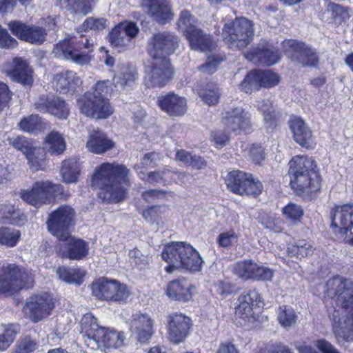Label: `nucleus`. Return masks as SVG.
Returning <instances> with one entry per match:
<instances>
[{"label":"nucleus","mask_w":353,"mask_h":353,"mask_svg":"<svg viewBox=\"0 0 353 353\" xmlns=\"http://www.w3.org/2000/svg\"><path fill=\"white\" fill-rule=\"evenodd\" d=\"M345 280L334 276L326 283V295L336 299V304L341 306L334 310L331 314L333 332L336 339L347 342L353 341V294L350 295L346 289Z\"/></svg>","instance_id":"nucleus-1"},{"label":"nucleus","mask_w":353,"mask_h":353,"mask_svg":"<svg viewBox=\"0 0 353 353\" xmlns=\"http://www.w3.org/2000/svg\"><path fill=\"white\" fill-rule=\"evenodd\" d=\"M129 170L117 163H103L95 168L91 185L99 189L98 196L106 203H119L130 185Z\"/></svg>","instance_id":"nucleus-2"},{"label":"nucleus","mask_w":353,"mask_h":353,"mask_svg":"<svg viewBox=\"0 0 353 353\" xmlns=\"http://www.w3.org/2000/svg\"><path fill=\"white\" fill-rule=\"evenodd\" d=\"M161 256L168 263L165 270L168 273L179 268L192 273L199 272L204 264L199 252L190 244L185 242H172L166 245Z\"/></svg>","instance_id":"nucleus-3"},{"label":"nucleus","mask_w":353,"mask_h":353,"mask_svg":"<svg viewBox=\"0 0 353 353\" xmlns=\"http://www.w3.org/2000/svg\"><path fill=\"white\" fill-rule=\"evenodd\" d=\"M81 327L85 345L92 350L118 348L123 344V333L100 327L92 314L83 316Z\"/></svg>","instance_id":"nucleus-4"},{"label":"nucleus","mask_w":353,"mask_h":353,"mask_svg":"<svg viewBox=\"0 0 353 353\" xmlns=\"http://www.w3.org/2000/svg\"><path fill=\"white\" fill-rule=\"evenodd\" d=\"M93 92H85L77 100L81 113L96 119H106L114 112L105 95L110 91V81H99L93 87Z\"/></svg>","instance_id":"nucleus-5"},{"label":"nucleus","mask_w":353,"mask_h":353,"mask_svg":"<svg viewBox=\"0 0 353 353\" xmlns=\"http://www.w3.org/2000/svg\"><path fill=\"white\" fill-rule=\"evenodd\" d=\"M93 43L87 39L75 36L68 37L54 45L52 54L57 58L71 61L79 65H85L92 59Z\"/></svg>","instance_id":"nucleus-6"},{"label":"nucleus","mask_w":353,"mask_h":353,"mask_svg":"<svg viewBox=\"0 0 353 353\" xmlns=\"http://www.w3.org/2000/svg\"><path fill=\"white\" fill-rule=\"evenodd\" d=\"M223 41L232 50H241L249 45L254 37V25L245 17L226 22L222 30Z\"/></svg>","instance_id":"nucleus-7"},{"label":"nucleus","mask_w":353,"mask_h":353,"mask_svg":"<svg viewBox=\"0 0 353 353\" xmlns=\"http://www.w3.org/2000/svg\"><path fill=\"white\" fill-rule=\"evenodd\" d=\"M32 274L15 264L0 263V295L8 296L33 283Z\"/></svg>","instance_id":"nucleus-8"},{"label":"nucleus","mask_w":353,"mask_h":353,"mask_svg":"<svg viewBox=\"0 0 353 353\" xmlns=\"http://www.w3.org/2000/svg\"><path fill=\"white\" fill-rule=\"evenodd\" d=\"M62 185L53 184L50 181L35 182L31 189L21 190L20 197L26 203L39 208L50 203L62 191Z\"/></svg>","instance_id":"nucleus-9"},{"label":"nucleus","mask_w":353,"mask_h":353,"mask_svg":"<svg viewBox=\"0 0 353 353\" xmlns=\"http://www.w3.org/2000/svg\"><path fill=\"white\" fill-rule=\"evenodd\" d=\"M92 294L100 300L125 302L129 297L128 287L119 281L99 278L92 285Z\"/></svg>","instance_id":"nucleus-10"},{"label":"nucleus","mask_w":353,"mask_h":353,"mask_svg":"<svg viewBox=\"0 0 353 353\" xmlns=\"http://www.w3.org/2000/svg\"><path fill=\"white\" fill-rule=\"evenodd\" d=\"M252 114L241 106L229 107L221 114V123L235 134L250 133L252 130Z\"/></svg>","instance_id":"nucleus-11"},{"label":"nucleus","mask_w":353,"mask_h":353,"mask_svg":"<svg viewBox=\"0 0 353 353\" xmlns=\"http://www.w3.org/2000/svg\"><path fill=\"white\" fill-rule=\"evenodd\" d=\"M139 31V29L134 22L125 21L112 29L108 34V41L114 49L122 52L133 48L134 39Z\"/></svg>","instance_id":"nucleus-12"},{"label":"nucleus","mask_w":353,"mask_h":353,"mask_svg":"<svg viewBox=\"0 0 353 353\" xmlns=\"http://www.w3.org/2000/svg\"><path fill=\"white\" fill-rule=\"evenodd\" d=\"M74 210L68 205H61L49 214L48 231L58 239L68 236L74 218Z\"/></svg>","instance_id":"nucleus-13"},{"label":"nucleus","mask_w":353,"mask_h":353,"mask_svg":"<svg viewBox=\"0 0 353 353\" xmlns=\"http://www.w3.org/2000/svg\"><path fill=\"white\" fill-rule=\"evenodd\" d=\"M232 271L239 279L243 281H270L274 276V271L252 260H243L232 265Z\"/></svg>","instance_id":"nucleus-14"},{"label":"nucleus","mask_w":353,"mask_h":353,"mask_svg":"<svg viewBox=\"0 0 353 353\" xmlns=\"http://www.w3.org/2000/svg\"><path fill=\"white\" fill-rule=\"evenodd\" d=\"M179 39L173 32L155 34L148 42V53L152 59H168L179 46Z\"/></svg>","instance_id":"nucleus-15"},{"label":"nucleus","mask_w":353,"mask_h":353,"mask_svg":"<svg viewBox=\"0 0 353 353\" xmlns=\"http://www.w3.org/2000/svg\"><path fill=\"white\" fill-rule=\"evenodd\" d=\"M282 49L292 61L304 66L316 67L318 65L319 57L315 50L303 42L285 40L282 43Z\"/></svg>","instance_id":"nucleus-16"},{"label":"nucleus","mask_w":353,"mask_h":353,"mask_svg":"<svg viewBox=\"0 0 353 353\" xmlns=\"http://www.w3.org/2000/svg\"><path fill=\"white\" fill-rule=\"evenodd\" d=\"M54 307L53 298L44 294L30 296L23 307V312L30 320L38 322L50 315Z\"/></svg>","instance_id":"nucleus-17"},{"label":"nucleus","mask_w":353,"mask_h":353,"mask_svg":"<svg viewBox=\"0 0 353 353\" xmlns=\"http://www.w3.org/2000/svg\"><path fill=\"white\" fill-rule=\"evenodd\" d=\"M290 185L296 192L303 197H312L321 188V177L316 171L290 176Z\"/></svg>","instance_id":"nucleus-18"},{"label":"nucleus","mask_w":353,"mask_h":353,"mask_svg":"<svg viewBox=\"0 0 353 353\" xmlns=\"http://www.w3.org/2000/svg\"><path fill=\"white\" fill-rule=\"evenodd\" d=\"M261 300L258 292L250 290L241 294L237 299V305L235 307V316L243 321V323L252 325L257 321V316L253 311V306Z\"/></svg>","instance_id":"nucleus-19"},{"label":"nucleus","mask_w":353,"mask_h":353,"mask_svg":"<svg viewBox=\"0 0 353 353\" xmlns=\"http://www.w3.org/2000/svg\"><path fill=\"white\" fill-rule=\"evenodd\" d=\"M190 318L182 313L174 312L168 316V334L170 341L179 344L185 341L192 326Z\"/></svg>","instance_id":"nucleus-20"},{"label":"nucleus","mask_w":353,"mask_h":353,"mask_svg":"<svg viewBox=\"0 0 353 353\" xmlns=\"http://www.w3.org/2000/svg\"><path fill=\"white\" fill-rule=\"evenodd\" d=\"M57 251L62 258L70 260H81L85 257L89 251L88 243L83 239L68 236L59 239Z\"/></svg>","instance_id":"nucleus-21"},{"label":"nucleus","mask_w":353,"mask_h":353,"mask_svg":"<svg viewBox=\"0 0 353 353\" xmlns=\"http://www.w3.org/2000/svg\"><path fill=\"white\" fill-rule=\"evenodd\" d=\"M173 76L169 59H153V63L147 72L145 83L148 87H163Z\"/></svg>","instance_id":"nucleus-22"},{"label":"nucleus","mask_w":353,"mask_h":353,"mask_svg":"<svg viewBox=\"0 0 353 353\" xmlns=\"http://www.w3.org/2000/svg\"><path fill=\"white\" fill-rule=\"evenodd\" d=\"M8 27L11 32L18 39L32 44L40 45L46 38V30L39 26L13 21L8 23Z\"/></svg>","instance_id":"nucleus-23"},{"label":"nucleus","mask_w":353,"mask_h":353,"mask_svg":"<svg viewBox=\"0 0 353 353\" xmlns=\"http://www.w3.org/2000/svg\"><path fill=\"white\" fill-rule=\"evenodd\" d=\"M128 325L130 331L140 343L148 341L154 334V320L146 313L139 312L133 314Z\"/></svg>","instance_id":"nucleus-24"},{"label":"nucleus","mask_w":353,"mask_h":353,"mask_svg":"<svg viewBox=\"0 0 353 353\" xmlns=\"http://www.w3.org/2000/svg\"><path fill=\"white\" fill-rule=\"evenodd\" d=\"M161 159V155L157 152L147 153L143 158L141 165H136L134 169L137 171L139 178L150 184H163L170 185L174 181V179L170 177H163L161 171L151 172L148 174H145L143 166L154 167L156 162Z\"/></svg>","instance_id":"nucleus-25"},{"label":"nucleus","mask_w":353,"mask_h":353,"mask_svg":"<svg viewBox=\"0 0 353 353\" xmlns=\"http://www.w3.org/2000/svg\"><path fill=\"white\" fill-rule=\"evenodd\" d=\"M249 61L259 65H272L281 59L279 50L269 43H260L244 54Z\"/></svg>","instance_id":"nucleus-26"},{"label":"nucleus","mask_w":353,"mask_h":353,"mask_svg":"<svg viewBox=\"0 0 353 353\" xmlns=\"http://www.w3.org/2000/svg\"><path fill=\"white\" fill-rule=\"evenodd\" d=\"M331 227L335 232L345 234L353 228V203L336 206L331 213Z\"/></svg>","instance_id":"nucleus-27"},{"label":"nucleus","mask_w":353,"mask_h":353,"mask_svg":"<svg viewBox=\"0 0 353 353\" xmlns=\"http://www.w3.org/2000/svg\"><path fill=\"white\" fill-rule=\"evenodd\" d=\"M34 107L39 112L49 113L61 119H67L70 112V108L65 101L53 96L39 99L34 103Z\"/></svg>","instance_id":"nucleus-28"},{"label":"nucleus","mask_w":353,"mask_h":353,"mask_svg":"<svg viewBox=\"0 0 353 353\" xmlns=\"http://www.w3.org/2000/svg\"><path fill=\"white\" fill-rule=\"evenodd\" d=\"M142 5L148 8V14L158 23L165 24L174 17L168 0H141Z\"/></svg>","instance_id":"nucleus-29"},{"label":"nucleus","mask_w":353,"mask_h":353,"mask_svg":"<svg viewBox=\"0 0 353 353\" xmlns=\"http://www.w3.org/2000/svg\"><path fill=\"white\" fill-rule=\"evenodd\" d=\"M157 103L163 112L172 117L182 116L187 110L186 99L174 92L159 97Z\"/></svg>","instance_id":"nucleus-30"},{"label":"nucleus","mask_w":353,"mask_h":353,"mask_svg":"<svg viewBox=\"0 0 353 353\" xmlns=\"http://www.w3.org/2000/svg\"><path fill=\"white\" fill-rule=\"evenodd\" d=\"M290 128L293 133L294 141L303 148L312 149L316 143L312 131L300 117H292L290 120Z\"/></svg>","instance_id":"nucleus-31"},{"label":"nucleus","mask_w":353,"mask_h":353,"mask_svg":"<svg viewBox=\"0 0 353 353\" xmlns=\"http://www.w3.org/2000/svg\"><path fill=\"white\" fill-rule=\"evenodd\" d=\"M52 83L57 92L67 93L74 92L81 85L82 81L74 71L65 70L55 74Z\"/></svg>","instance_id":"nucleus-32"},{"label":"nucleus","mask_w":353,"mask_h":353,"mask_svg":"<svg viewBox=\"0 0 353 353\" xmlns=\"http://www.w3.org/2000/svg\"><path fill=\"white\" fill-rule=\"evenodd\" d=\"M194 290V285L186 280H174L168 284L166 294L172 300L188 302L192 299Z\"/></svg>","instance_id":"nucleus-33"},{"label":"nucleus","mask_w":353,"mask_h":353,"mask_svg":"<svg viewBox=\"0 0 353 353\" xmlns=\"http://www.w3.org/2000/svg\"><path fill=\"white\" fill-rule=\"evenodd\" d=\"M185 37L188 40L190 48L194 50L211 51L214 47V43L211 36L205 34L198 27L186 31Z\"/></svg>","instance_id":"nucleus-34"},{"label":"nucleus","mask_w":353,"mask_h":353,"mask_svg":"<svg viewBox=\"0 0 353 353\" xmlns=\"http://www.w3.org/2000/svg\"><path fill=\"white\" fill-rule=\"evenodd\" d=\"M13 68L7 72L8 76L14 81L23 85H31L33 83L32 70L26 60L14 58L12 61Z\"/></svg>","instance_id":"nucleus-35"},{"label":"nucleus","mask_w":353,"mask_h":353,"mask_svg":"<svg viewBox=\"0 0 353 353\" xmlns=\"http://www.w3.org/2000/svg\"><path fill=\"white\" fill-rule=\"evenodd\" d=\"M26 221V216L10 201L0 205V222L21 226Z\"/></svg>","instance_id":"nucleus-36"},{"label":"nucleus","mask_w":353,"mask_h":353,"mask_svg":"<svg viewBox=\"0 0 353 353\" xmlns=\"http://www.w3.org/2000/svg\"><path fill=\"white\" fill-rule=\"evenodd\" d=\"M86 145L90 152L100 154L112 148L114 143L101 131L94 130Z\"/></svg>","instance_id":"nucleus-37"},{"label":"nucleus","mask_w":353,"mask_h":353,"mask_svg":"<svg viewBox=\"0 0 353 353\" xmlns=\"http://www.w3.org/2000/svg\"><path fill=\"white\" fill-rule=\"evenodd\" d=\"M194 90L201 100L209 105H216L219 101L221 94L219 88L215 83H197L195 85Z\"/></svg>","instance_id":"nucleus-38"},{"label":"nucleus","mask_w":353,"mask_h":353,"mask_svg":"<svg viewBox=\"0 0 353 353\" xmlns=\"http://www.w3.org/2000/svg\"><path fill=\"white\" fill-rule=\"evenodd\" d=\"M315 167L312 158L307 156L296 155L289 162V176L315 171Z\"/></svg>","instance_id":"nucleus-39"},{"label":"nucleus","mask_w":353,"mask_h":353,"mask_svg":"<svg viewBox=\"0 0 353 353\" xmlns=\"http://www.w3.org/2000/svg\"><path fill=\"white\" fill-rule=\"evenodd\" d=\"M137 72L135 67L129 63L118 65L117 73L114 76V83L120 85H130L137 79Z\"/></svg>","instance_id":"nucleus-40"},{"label":"nucleus","mask_w":353,"mask_h":353,"mask_svg":"<svg viewBox=\"0 0 353 353\" xmlns=\"http://www.w3.org/2000/svg\"><path fill=\"white\" fill-rule=\"evenodd\" d=\"M56 273L61 281L77 285H79L83 283L85 275L84 271L80 268L65 266L59 267L56 270Z\"/></svg>","instance_id":"nucleus-41"},{"label":"nucleus","mask_w":353,"mask_h":353,"mask_svg":"<svg viewBox=\"0 0 353 353\" xmlns=\"http://www.w3.org/2000/svg\"><path fill=\"white\" fill-rule=\"evenodd\" d=\"M80 174V165L77 159H70L62 163L61 175L63 181L72 183L77 181Z\"/></svg>","instance_id":"nucleus-42"},{"label":"nucleus","mask_w":353,"mask_h":353,"mask_svg":"<svg viewBox=\"0 0 353 353\" xmlns=\"http://www.w3.org/2000/svg\"><path fill=\"white\" fill-rule=\"evenodd\" d=\"M170 209L166 205L152 206L143 212L144 219L152 224L161 225L169 215Z\"/></svg>","instance_id":"nucleus-43"},{"label":"nucleus","mask_w":353,"mask_h":353,"mask_svg":"<svg viewBox=\"0 0 353 353\" xmlns=\"http://www.w3.org/2000/svg\"><path fill=\"white\" fill-rule=\"evenodd\" d=\"M248 176V174L240 170L229 172L225 179L228 188L232 192L240 194L241 191H244L243 188Z\"/></svg>","instance_id":"nucleus-44"},{"label":"nucleus","mask_w":353,"mask_h":353,"mask_svg":"<svg viewBox=\"0 0 353 353\" xmlns=\"http://www.w3.org/2000/svg\"><path fill=\"white\" fill-rule=\"evenodd\" d=\"M256 108L263 116L265 128H274L276 125V119L272 101L270 99L258 101Z\"/></svg>","instance_id":"nucleus-45"},{"label":"nucleus","mask_w":353,"mask_h":353,"mask_svg":"<svg viewBox=\"0 0 353 353\" xmlns=\"http://www.w3.org/2000/svg\"><path fill=\"white\" fill-rule=\"evenodd\" d=\"M26 157L28 161L30 168L32 171L43 170L46 168L47 160L43 148L33 146Z\"/></svg>","instance_id":"nucleus-46"},{"label":"nucleus","mask_w":353,"mask_h":353,"mask_svg":"<svg viewBox=\"0 0 353 353\" xmlns=\"http://www.w3.org/2000/svg\"><path fill=\"white\" fill-rule=\"evenodd\" d=\"M46 146L51 154H60L65 149L63 137L57 132H51L46 138Z\"/></svg>","instance_id":"nucleus-47"},{"label":"nucleus","mask_w":353,"mask_h":353,"mask_svg":"<svg viewBox=\"0 0 353 353\" xmlns=\"http://www.w3.org/2000/svg\"><path fill=\"white\" fill-rule=\"evenodd\" d=\"M313 246L305 240L299 241L294 244L288 246L287 252L289 256L302 259L313 254Z\"/></svg>","instance_id":"nucleus-48"},{"label":"nucleus","mask_w":353,"mask_h":353,"mask_svg":"<svg viewBox=\"0 0 353 353\" xmlns=\"http://www.w3.org/2000/svg\"><path fill=\"white\" fill-rule=\"evenodd\" d=\"M276 314L279 323L285 328L291 327L296 323L297 315L291 306H280L277 310Z\"/></svg>","instance_id":"nucleus-49"},{"label":"nucleus","mask_w":353,"mask_h":353,"mask_svg":"<svg viewBox=\"0 0 353 353\" xmlns=\"http://www.w3.org/2000/svg\"><path fill=\"white\" fill-rule=\"evenodd\" d=\"M90 0H59V5L62 9L74 13L86 14L90 11L88 5Z\"/></svg>","instance_id":"nucleus-50"},{"label":"nucleus","mask_w":353,"mask_h":353,"mask_svg":"<svg viewBox=\"0 0 353 353\" xmlns=\"http://www.w3.org/2000/svg\"><path fill=\"white\" fill-rule=\"evenodd\" d=\"M21 237V232L19 230L1 227L0 228V245L8 248L15 247Z\"/></svg>","instance_id":"nucleus-51"},{"label":"nucleus","mask_w":353,"mask_h":353,"mask_svg":"<svg viewBox=\"0 0 353 353\" xmlns=\"http://www.w3.org/2000/svg\"><path fill=\"white\" fill-rule=\"evenodd\" d=\"M284 217L290 222L296 224L301 221L304 212L302 207L294 203H289L282 209Z\"/></svg>","instance_id":"nucleus-52"},{"label":"nucleus","mask_w":353,"mask_h":353,"mask_svg":"<svg viewBox=\"0 0 353 353\" xmlns=\"http://www.w3.org/2000/svg\"><path fill=\"white\" fill-rule=\"evenodd\" d=\"M260 88L261 85L257 77L256 70L248 72L239 85L241 90L248 94L258 90Z\"/></svg>","instance_id":"nucleus-53"},{"label":"nucleus","mask_w":353,"mask_h":353,"mask_svg":"<svg viewBox=\"0 0 353 353\" xmlns=\"http://www.w3.org/2000/svg\"><path fill=\"white\" fill-rule=\"evenodd\" d=\"M197 19L190 14L188 10H182L180 13L179 18L177 21V26L183 35H185L186 31L189 29H194L196 28Z\"/></svg>","instance_id":"nucleus-54"},{"label":"nucleus","mask_w":353,"mask_h":353,"mask_svg":"<svg viewBox=\"0 0 353 353\" xmlns=\"http://www.w3.org/2000/svg\"><path fill=\"white\" fill-rule=\"evenodd\" d=\"M20 130L26 132H34L42 128V122L40 117L37 114H31L23 118L19 123Z\"/></svg>","instance_id":"nucleus-55"},{"label":"nucleus","mask_w":353,"mask_h":353,"mask_svg":"<svg viewBox=\"0 0 353 353\" xmlns=\"http://www.w3.org/2000/svg\"><path fill=\"white\" fill-rule=\"evenodd\" d=\"M17 332L16 327L13 325L3 326V332L0 334V351H3L10 347Z\"/></svg>","instance_id":"nucleus-56"},{"label":"nucleus","mask_w":353,"mask_h":353,"mask_svg":"<svg viewBox=\"0 0 353 353\" xmlns=\"http://www.w3.org/2000/svg\"><path fill=\"white\" fill-rule=\"evenodd\" d=\"M257 70V77L259 78L261 87L271 88L278 84L279 77L276 73L270 70Z\"/></svg>","instance_id":"nucleus-57"},{"label":"nucleus","mask_w":353,"mask_h":353,"mask_svg":"<svg viewBox=\"0 0 353 353\" xmlns=\"http://www.w3.org/2000/svg\"><path fill=\"white\" fill-rule=\"evenodd\" d=\"M38 347L39 343L35 339L26 336L19 340L14 351L18 353H32Z\"/></svg>","instance_id":"nucleus-58"},{"label":"nucleus","mask_w":353,"mask_h":353,"mask_svg":"<svg viewBox=\"0 0 353 353\" xmlns=\"http://www.w3.org/2000/svg\"><path fill=\"white\" fill-rule=\"evenodd\" d=\"M243 189L244 191H241L240 195L246 194L256 196L261 194L263 185L260 181L254 180L252 174H248Z\"/></svg>","instance_id":"nucleus-59"},{"label":"nucleus","mask_w":353,"mask_h":353,"mask_svg":"<svg viewBox=\"0 0 353 353\" xmlns=\"http://www.w3.org/2000/svg\"><path fill=\"white\" fill-rule=\"evenodd\" d=\"M107 20L104 18H88L80 26L81 31H86L88 30L94 31H101L108 26Z\"/></svg>","instance_id":"nucleus-60"},{"label":"nucleus","mask_w":353,"mask_h":353,"mask_svg":"<svg viewBox=\"0 0 353 353\" xmlns=\"http://www.w3.org/2000/svg\"><path fill=\"white\" fill-rule=\"evenodd\" d=\"M327 10L331 12L332 17L336 23H341L350 18L348 10L341 5L330 3Z\"/></svg>","instance_id":"nucleus-61"},{"label":"nucleus","mask_w":353,"mask_h":353,"mask_svg":"<svg viewBox=\"0 0 353 353\" xmlns=\"http://www.w3.org/2000/svg\"><path fill=\"white\" fill-rule=\"evenodd\" d=\"M10 143L14 148L23 152L26 156L33 148L32 141L22 136H19L12 139H10Z\"/></svg>","instance_id":"nucleus-62"},{"label":"nucleus","mask_w":353,"mask_h":353,"mask_svg":"<svg viewBox=\"0 0 353 353\" xmlns=\"http://www.w3.org/2000/svg\"><path fill=\"white\" fill-rule=\"evenodd\" d=\"M238 235L234 230L221 233L217 237V243L222 248H229L237 242Z\"/></svg>","instance_id":"nucleus-63"},{"label":"nucleus","mask_w":353,"mask_h":353,"mask_svg":"<svg viewBox=\"0 0 353 353\" xmlns=\"http://www.w3.org/2000/svg\"><path fill=\"white\" fill-rule=\"evenodd\" d=\"M17 41L12 37L8 32L0 26V48L11 49L16 47Z\"/></svg>","instance_id":"nucleus-64"}]
</instances>
